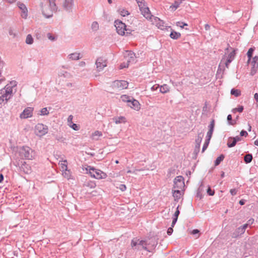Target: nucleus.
<instances>
[{"instance_id": "f257e3e1", "label": "nucleus", "mask_w": 258, "mask_h": 258, "mask_svg": "<svg viewBox=\"0 0 258 258\" xmlns=\"http://www.w3.org/2000/svg\"><path fill=\"white\" fill-rule=\"evenodd\" d=\"M42 13L47 18H50L53 13L56 10L55 3H50L48 2H43L41 3Z\"/></svg>"}, {"instance_id": "39448f33", "label": "nucleus", "mask_w": 258, "mask_h": 258, "mask_svg": "<svg viewBox=\"0 0 258 258\" xmlns=\"http://www.w3.org/2000/svg\"><path fill=\"white\" fill-rule=\"evenodd\" d=\"M87 170H89V173L91 177L98 179H104L107 177V174L99 169H96L93 167H88V169Z\"/></svg>"}, {"instance_id": "dca6fc26", "label": "nucleus", "mask_w": 258, "mask_h": 258, "mask_svg": "<svg viewBox=\"0 0 258 258\" xmlns=\"http://www.w3.org/2000/svg\"><path fill=\"white\" fill-rule=\"evenodd\" d=\"M18 7L21 10V16L22 18L26 19L28 17V10L26 6L23 3L19 2L17 3Z\"/></svg>"}, {"instance_id": "473e14b6", "label": "nucleus", "mask_w": 258, "mask_h": 258, "mask_svg": "<svg viewBox=\"0 0 258 258\" xmlns=\"http://www.w3.org/2000/svg\"><path fill=\"white\" fill-rule=\"evenodd\" d=\"M63 171V172L62 173L63 176L65 178H66L68 179L71 178V172L69 170H68L67 169L66 170H64Z\"/></svg>"}, {"instance_id": "6e6d98bb", "label": "nucleus", "mask_w": 258, "mask_h": 258, "mask_svg": "<svg viewBox=\"0 0 258 258\" xmlns=\"http://www.w3.org/2000/svg\"><path fill=\"white\" fill-rule=\"evenodd\" d=\"M119 188L121 191H124L126 189V186L124 184H120L119 185Z\"/></svg>"}, {"instance_id": "774afa93", "label": "nucleus", "mask_w": 258, "mask_h": 258, "mask_svg": "<svg viewBox=\"0 0 258 258\" xmlns=\"http://www.w3.org/2000/svg\"><path fill=\"white\" fill-rule=\"evenodd\" d=\"M182 24H183V22H176V25L177 26L180 27L181 28H183V26H182Z\"/></svg>"}, {"instance_id": "338daca9", "label": "nucleus", "mask_w": 258, "mask_h": 258, "mask_svg": "<svg viewBox=\"0 0 258 258\" xmlns=\"http://www.w3.org/2000/svg\"><path fill=\"white\" fill-rule=\"evenodd\" d=\"M236 123V120H232V121L229 122V124L230 125H234Z\"/></svg>"}, {"instance_id": "bf43d9fd", "label": "nucleus", "mask_w": 258, "mask_h": 258, "mask_svg": "<svg viewBox=\"0 0 258 258\" xmlns=\"http://www.w3.org/2000/svg\"><path fill=\"white\" fill-rule=\"evenodd\" d=\"M179 214V211L178 210V206L177 208V210L174 213V218L177 219Z\"/></svg>"}, {"instance_id": "aec40b11", "label": "nucleus", "mask_w": 258, "mask_h": 258, "mask_svg": "<svg viewBox=\"0 0 258 258\" xmlns=\"http://www.w3.org/2000/svg\"><path fill=\"white\" fill-rule=\"evenodd\" d=\"M150 20L153 24L156 25L159 28L162 29L164 26V22L157 17H153Z\"/></svg>"}, {"instance_id": "20e7f679", "label": "nucleus", "mask_w": 258, "mask_h": 258, "mask_svg": "<svg viewBox=\"0 0 258 258\" xmlns=\"http://www.w3.org/2000/svg\"><path fill=\"white\" fill-rule=\"evenodd\" d=\"M121 99L122 101L127 102V105L132 109L137 111L140 109V103L138 100L134 99L133 97L124 95L121 96Z\"/></svg>"}, {"instance_id": "37998d69", "label": "nucleus", "mask_w": 258, "mask_h": 258, "mask_svg": "<svg viewBox=\"0 0 258 258\" xmlns=\"http://www.w3.org/2000/svg\"><path fill=\"white\" fill-rule=\"evenodd\" d=\"M9 34L10 36H12L13 38L15 37L17 35V34L15 32L14 30H13L12 28H10L9 30Z\"/></svg>"}, {"instance_id": "412c9836", "label": "nucleus", "mask_w": 258, "mask_h": 258, "mask_svg": "<svg viewBox=\"0 0 258 258\" xmlns=\"http://www.w3.org/2000/svg\"><path fill=\"white\" fill-rule=\"evenodd\" d=\"M102 136V133L101 132L99 131H96L90 136V138L93 141H98L99 138Z\"/></svg>"}, {"instance_id": "3c124183", "label": "nucleus", "mask_w": 258, "mask_h": 258, "mask_svg": "<svg viewBox=\"0 0 258 258\" xmlns=\"http://www.w3.org/2000/svg\"><path fill=\"white\" fill-rule=\"evenodd\" d=\"M87 186H90L91 188H94L96 186V184L92 181H89L87 183Z\"/></svg>"}, {"instance_id": "f8f14e48", "label": "nucleus", "mask_w": 258, "mask_h": 258, "mask_svg": "<svg viewBox=\"0 0 258 258\" xmlns=\"http://www.w3.org/2000/svg\"><path fill=\"white\" fill-rule=\"evenodd\" d=\"M248 225V224L246 223L237 228L232 233V238H237L243 234L245 232L246 229L247 228Z\"/></svg>"}, {"instance_id": "49530a36", "label": "nucleus", "mask_w": 258, "mask_h": 258, "mask_svg": "<svg viewBox=\"0 0 258 258\" xmlns=\"http://www.w3.org/2000/svg\"><path fill=\"white\" fill-rule=\"evenodd\" d=\"M61 167L62 170L68 169L66 160H64L62 162V163H61Z\"/></svg>"}, {"instance_id": "5701e85b", "label": "nucleus", "mask_w": 258, "mask_h": 258, "mask_svg": "<svg viewBox=\"0 0 258 258\" xmlns=\"http://www.w3.org/2000/svg\"><path fill=\"white\" fill-rule=\"evenodd\" d=\"M173 196L175 200H178L181 196L182 190L179 189H173Z\"/></svg>"}, {"instance_id": "13d9d810", "label": "nucleus", "mask_w": 258, "mask_h": 258, "mask_svg": "<svg viewBox=\"0 0 258 258\" xmlns=\"http://www.w3.org/2000/svg\"><path fill=\"white\" fill-rule=\"evenodd\" d=\"M240 135L241 136L246 137L248 135V134L246 131L243 130L241 131Z\"/></svg>"}, {"instance_id": "680f3d73", "label": "nucleus", "mask_w": 258, "mask_h": 258, "mask_svg": "<svg viewBox=\"0 0 258 258\" xmlns=\"http://www.w3.org/2000/svg\"><path fill=\"white\" fill-rule=\"evenodd\" d=\"M173 229L172 227H170L168 229L167 233L168 235H171L173 232Z\"/></svg>"}, {"instance_id": "a19ab883", "label": "nucleus", "mask_w": 258, "mask_h": 258, "mask_svg": "<svg viewBox=\"0 0 258 258\" xmlns=\"http://www.w3.org/2000/svg\"><path fill=\"white\" fill-rule=\"evenodd\" d=\"M243 110V107L242 106H239L238 108H235L232 109V111L233 113H236V111L239 112H242Z\"/></svg>"}, {"instance_id": "c756f323", "label": "nucleus", "mask_w": 258, "mask_h": 258, "mask_svg": "<svg viewBox=\"0 0 258 258\" xmlns=\"http://www.w3.org/2000/svg\"><path fill=\"white\" fill-rule=\"evenodd\" d=\"M236 144L235 140H233V138H230L228 139L227 145L229 147H233Z\"/></svg>"}, {"instance_id": "0eeeda50", "label": "nucleus", "mask_w": 258, "mask_h": 258, "mask_svg": "<svg viewBox=\"0 0 258 258\" xmlns=\"http://www.w3.org/2000/svg\"><path fill=\"white\" fill-rule=\"evenodd\" d=\"M48 132V127L42 123H38L35 127V133L39 137H42Z\"/></svg>"}, {"instance_id": "58836bf2", "label": "nucleus", "mask_w": 258, "mask_h": 258, "mask_svg": "<svg viewBox=\"0 0 258 258\" xmlns=\"http://www.w3.org/2000/svg\"><path fill=\"white\" fill-rule=\"evenodd\" d=\"M119 13L121 16L123 17L129 15V13L128 12V11L124 9L119 10Z\"/></svg>"}, {"instance_id": "a878e982", "label": "nucleus", "mask_w": 258, "mask_h": 258, "mask_svg": "<svg viewBox=\"0 0 258 258\" xmlns=\"http://www.w3.org/2000/svg\"><path fill=\"white\" fill-rule=\"evenodd\" d=\"M160 92L163 94L168 93L170 91V87L167 84H163V85L159 86Z\"/></svg>"}, {"instance_id": "8fccbe9b", "label": "nucleus", "mask_w": 258, "mask_h": 258, "mask_svg": "<svg viewBox=\"0 0 258 258\" xmlns=\"http://www.w3.org/2000/svg\"><path fill=\"white\" fill-rule=\"evenodd\" d=\"M207 192L210 196H213L215 194L214 191L212 190L210 187H208Z\"/></svg>"}, {"instance_id": "69168bd1", "label": "nucleus", "mask_w": 258, "mask_h": 258, "mask_svg": "<svg viewBox=\"0 0 258 258\" xmlns=\"http://www.w3.org/2000/svg\"><path fill=\"white\" fill-rule=\"evenodd\" d=\"M233 140H235L236 143H237V142L240 141L241 140V138L238 136H236V137L233 138Z\"/></svg>"}, {"instance_id": "5fc2aeb1", "label": "nucleus", "mask_w": 258, "mask_h": 258, "mask_svg": "<svg viewBox=\"0 0 258 258\" xmlns=\"http://www.w3.org/2000/svg\"><path fill=\"white\" fill-rule=\"evenodd\" d=\"M200 148V144L196 143L195 151L198 152H199Z\"/></svg>"}, {"instance_id": "c9c22d12", "label": "nucleus", "mask_w": 258, "mask_h": 258, "mask_svg": "<svg viewBox=\"0 0 258 258\" xmlns=\"http://www.w3.org/2000/svg\"><path fill=\"white\" fill-rule=\"evenodd\" d=\"M254 51V48H250L248 50V52L247 53V57H248V61H249L252 57V53H253V52Z\"/></svg>"}, {"instance_id": "7ed1b4c3", "label": "nucleus", "mask_w": 258, "mask_h": 258, "mask_svg": "<svg viewBox=\"0 0 258 258\" xmlns=\"http://www.w3.org/2000/svg\"><path fill=\"white\" fill-rule=\"evenodd\" d=\"M13 94V87L7 85L0 90V104L6 101V103L12 97Z\"/></svg>"}, {"instance_id": "cd10ccee", "label": "nucleus", "mask_w": 258, "mask_h": 258, "mask_svg": "<svg viewBox=\"0 0 258 258\" xmlns=\"http://www.w3.org/2000/svg\"><path fill=\"white\" fill-rule=\"evenodd\" d=\"M58 75L60 77H63L64 78H70L71 77V75L68 72L64 71H59Z\"/></svg>"}, {"instance_id": "052dcab7", "label": "nucleus", "mask_w": 258, "mask_h": 258, "mask_svg": "<svg viewBox=\"0 0 258 258\" xmlns=\"http://www.w3.org/2000/svg\"><path fill=\"white\" fill-rule=\"evenodd\" d=\"M159 87V85H154L153 86H152L151 88V90L152 91H154L155 90H157V89Z\"/></svg>"}, {"instance_id": "4be33fe9", "label": "nucleus", "mask_w": 258, "mask_h": 258, "mask_svg": "<svg viewBox=\"0 0 258 258\" xmlns=\"http://www.w3.org/2000/svg\"><path fill=\"white\" fill-rule=\"evenodd\" d=\"M68 57L70 59L77 60L81 58L82 55L80 53L74 52L69 54Z\"/></svg>"}, {"instance_id": "bb28decb", "label": "nucleus", "mask_w": 258, "mask_h": 258, "mask_svg": "<svg viewBox=\"0 0 258 258\" xmlns=\"http://www.w3.org/2000/svg\"><path fill=\"white\" fill-rule=\"evenodd\" d=\"M33 41L34 39L32 36L31 34L27 35L25 40L26 43L27 44L31 45L33 44Z\"/></svg>"}, {"instance_id": "9b49d317", "label": "nucleus", "mask_w": 258, "mask_h": 258, "mask_svg": "<svg viewBox=\"0 0 258 258\" xmlns=\"http://www.w3.org/2000/svg\"><path fill=\"white\" fill-rule=\"evenodd\" d=\"M128 86V82L124 80H116L113 82L112 87L113 88L121 90L126 89Z\"/></svg>"}, {"instance_id": "09e8293b", "label": "nucleus", "mask_w": 258, "mask_h": 258, "mask_svg": "<svg viewBox=\"0 0 258 258\" xmlns=\"http://www.w3.org/2000/svg\"><path fill=\"white\" fill-rule=\"evenodd\" d=\"M213 131H209L207 133V140H208V141H210L211 138H212V134H213Z\"/></svg>"}, {"instance_id": "79ce46f5", "label": "nucleus", "mask_w": 258, "mask_h": 258, "mask_svg": "<svg viewBox=\"0 0 258 258\" xmlns=\"http://www.w3.org/2000/svg\"><path fill=\"white\" fill-rule=\"evenodd\" d=\"M203 135L201 134H199L198 136L197 139L196 140V143L201 144V143L202 141Z\"/></svg>"}, {"instance_id": "603ef678", "label": "nucleus", "mask_w": 258, "mask_h": 258, "mask_svg": "<svg viewBox=\"0 0 258 258\" xmlns=\"http://www.w3.org/2000/svg\"><path fill=\"white\" fill-rule=\"evenodd\" d=\"M129 64L126 62V63L125 62L121 63L120 66V69H122L125 68H127Z\"/></svg>"}, {"instance_id": "e2e57ef3", "label": "nucleus", "mask_w": 258, "mask_h": 258, "mask_svg": "<svg viewBox=\"0 0 258 258\" xmlns=\"http://www.w3.org/2000/svg\"><path fill=\"white\" fill-rule=\"evenodd\" d=\"M136 1L138 4L139 7H141V5H143V3H144V0H136Z\"/></svg>"}, {"instance_id": "2f4dec72", "label": "nucleus", "mask_w": 258, "mask_h": 258, "mask_svg": "<svg viewBox=\"0 0 258 258\" xmlns=\"http://www.w3.org/2000/svg\"><path fill=\"white\" fill-rule=\"evenodd\" d=\"M99 24L96 21L93 22L91 24V29L94 31H96L99 29Z\"/></svg>"}, {"instance_id": "c03bdc74", "label": "nucleus", "mask_w": 258, "mask_h": 258, "mask_svg": "<svg viewBox=\"0 0 258 258\" xmlns=\"http://www.w3.org/2000/svg\"><path fill=\"white\" fill-rule=\"evenodd\" d=\"M215 126V121L213 119L209 125V131H214V128Z\"/></svg>"}, {"instance_id": "6ab92c4d", "label": "nucleus", "mask_w": 258, "mask_h": 258, "mask_svg": "<svg viewBox=\"0 0 258 258\" xmlns=\"http://www.w3.org/2000/svg\"><path fill=\"white\" fill-rule=\"evenodd\" d=\"M141 12L142 15L147 19L151 20L153 16L151 15L149 8L146 7L144 9H141Z\"/></svg>"}, {"instance_id": "a211bd4d", "label": "nucleus", "mask_w": 258, "mask_h": 258, "mask_svg": "<svg viewBox=\"0 0 258 258\" xmlns=\"http://www.w3.org/2000/svg\"><path fill=\"white\" fill-rule=\"evenodd\" d=\"M20 168L21 170L25 174H30L32 171L30 165L27 164L26 162H24L21 165Z\"/></svg>"}, {"instance_id": "4c0bfd02", "label": "nucleus", "mask_w": 258, "mask_h": 258, "mask_svg": "<svg viewBox=\"0 0 258 258\" xmlns=\"http://www.w3.org/2000/svg\"><path fill=\"white\" fill-rule=\"evenodd\" d=\"M251 63L253 65V67H255L256 66H257L258 64V56H255L251 61Z\"/></svg>"}, {"instance_id": "f3484780", "label": "nucleus", "mask_w": 258, "mask_h": 258, "mask_svg": "<svg viewBox=\"0 0 258 258\" xmlns=\"http://www.w3.org/2000/svg\"><path fill=\"white\" fill-rule=\"evenodd\" d=\"M125 59L128 64L130 63H134L135 61V55L134 53L131 51H126Z\"/></svg>"}, {"instance_id": "0e129e2a", "label": "nucleus", "mask_w": 258, "mask_h": 258, "mask_svg": "<svg viewBox=\"0 0 258 258\" xmlns=\"http://www.w3.org/2000/svg\"><path fill=\"white\" fill-rule=\"evenodd\" d=\"M199 230L198 229H194L191 232V234L195 235L199 233Z\"/></svg>"}, {"instance_id": "a18cd8bd", "label": "nucleus", "mask_w": 258, "mask_h": 258, "mask_svg": "<svg viewBox=\"0 0 258 258\" xmlns=\"http://www.w3.org/2000/svg\"><path fill=\"white\" fill-rule=\"evenodd\" d=\"M209 142H210V141H208V140H206V141L204 144V146L203 147V149H202V152H204L206 150V149L207 148L208 145H209Z\"/></svg>"}, {"instance_id": "ddd939ff", "label": "nucleus", "mask_w": 258, "mask_h": 258, "mask_svg": "<svg viewBox=\"0 0 258 258\" xmlns=\"http://www.w3.org/2000/svg\"><path fill=\"white\" fill-rule=\"evenodd\" d=\"M33 108L27 107L20 114V117L21 119H26L32 116Z\"/></svg>"}, {"instance_id": "b1692460", "label": "nucleus", "mask_w": 258, "mask_h": 258, "mask_svg": "<svg viewBox=\"0 0 258 258\" xmlns=\"http://www.w3.org/2000/svg\"><path fill=\"white\" fill-rule=\"evenodd\" d=\"M112 119L115 124L124 123L126 122V118L124 116L114 117Z\"/></svg>"}, {"instance_id": "de8ad7c7", "label": "nucleus", "mask_w": 258, "mask_h": 258, "mask_svg": "<svg viewBox=\"0 0 258 258\" xmlns=\"http://www.w3.org/2000/svg\"><path fill=\"white\" fill-rule=\"evenodd\" d=\"M47 38L51 41H54L56 40V38L54 36L52 35L51 33H48L47 34Z\"/></svg>"}, {"instance_id": "f03ea898", "label": "nucleus", "mask_w": 258, "mask_h": 258, "mask_svg": "<svg viewBox=\"0 0 258 258\" xmlns=\"http://www.w3.org/2000/svg\"><path fill=\"white\" fill-rule=\"evenodd\" d=\"M18 152L20 158L23 159L33 160L36 156L35 151L28 146L20 147Z\"/></svg>"}, {"instance_id": "e433bc0d", "label": "nucleus", "mask_w": 258, "mask_h": 258, "mask_svg": "<svg viewBox=\"0 0 258 258\" xmlns=\"http://www.w3.org/2000/svg\"><path fill=\"white\" fill-rule=\"evenodd\" d=\"M49 114V111L47 110V108L45 107L42 108L40 110V113L39 114L41 115H47Z\"/></svg>"}, {"instance_id": "2eb2a0df", "label": "nucleus", "mask_w": 258, "mask_h": 258, "mask_svg": "<svg viewBox=\"0 0 258 258\" xmlns=\"http://www.w3.org/2000/svg\"><path fill=\"white\" fill-rule=\"evenodd\" d=\"M74 6V0H64L62 3L63 9L69 12L72 11Z\"/></svg>"}, {"instance_id": "7c9ffc66", "label": "nucleus", "mask_w": 258, "mask_h": 258, "mask_svg": "<svg viewBox=\"0 0 258 258\" xmlns=\"http://www.w3.org/2000/svg\"><path fill=\"white\" fill-rule=\"evenodd\" d=\"M252 159V156L251 154H246L244 157V160L246 163H250Z\"/></svg>"}, {"instance_id": "4468645a", "label": "nucleus", "mask_w": 258, "mask_h": 258, "mask_svg": "<svg viewBox=\"0 0 258 258\" xmlns=\"http://www.w3.org/2000/svg\"><path fill=\"white\" fill-rule=\"evenodd\" d=\"M235 55V50H233L229 54L226 60H225L224 58H222L221 61L220 66H221V64L223 63L225 64L226 68H228L229 64L234 59Z\"/></svg>"}, {"instance_id": "1a4fd4ad", "label": "nucleus", "mask_w": 258, "mask_h": 258, "mask_svg": "<svg viewBox=\"0 0 258 258\" xmlns=\"http://www.w3.org/2000/svg\"><path fill=\"white\" fill-rule=\"evenodd\" d=\"M107 60L103 57H98L95 62L96 70L98 72H101L103 69L107 67Z\"/></svg>"}, {"instance_id": "ea45409f", "label": "nucleus", "mask_w": 258, "mask_h": 258, "mask_svg": "<svg viewBox=\"0 0 258 258\" xmlns=\"http://www.w3.org/2000/svg\"><path fill=\"white\" fill-rule=\"evenodd\" d=\"M69 126L75 131H78L80 128L79 126L76 123L69 124Z\"/></svg>"}, {"instance_id": "9d476101", "label": "nucleus", "mask_w": 258, "mask_h": 258, "mask_svg": "<svg viewBox=\"0 0 258 258\" xmlns=\"http://www.w3.org/2000/svg\"><path fill=\"white\" fill-rule=\"evenodd\" d=\"M185 186L184 179L181 176H177L174 181L173 189L182 190Z\"/></svg>"}, {"instance_id": "6e6552de", "label": "nucleus", "mask_w": 258, "mask_h": 258, "mask_svg": "<svg viewBox=\"0 0 258 258\" xmlns=\"http://www.w3.org/2000/svg\"><path fill=\"white\" fill-rule=\"evenodd\" d=\"M114 26L116 27L117 33L120 35H124L125 31H127L126 25L120 20H116L114 22ZM127 34V32H126Z\"/></svg>"}, {"instance_id": "423d86ee", "label": "nucleus", "mask_w": 258, "mask_h": 258, "mask_svg": "<svg viewBox=\"0 0 258 258\" xmlns=\"http://www.w3.org/2000/svg\"><path fill=\"white\" fill-rule=\"evenodd\" d=\"M149 243H147V241L144 240H141L140 239H134L132 241L131 246L133 248L135 247V248L139 250L142 249H146L149 251L150 250L147 247V245H149Z\"/></svg>"}, {"instance_id": "864d4df0", "label": "nucleus", "mask_w": 258, "mask_h": 258, "mask_svg": "<svg viewBox=\"0 0 258 258\" xmlns=\"http://www.w3.org/2000/svg\"><path fill=\"white\" fill-rule=\"evenodd\" d=\"M73 118V116L72 115H70V116L68 117V124H72V123H73V122H72Z\"/></svg>"}, {"instance_id": "c85d7f7f", "label": "nucleus", "mask_w": 258, "mask_h": 258, "mask_svg": "<svg viewBox=\"0 0 258 258\" xmlns=\"http://www.w3.org/2000/svg\"><path fill=\"white\" fill-rule=\"evenodd\" d=\"M180 33L173 31L170 33V36L172 39H177L180 37Z\"/></svg>"}, {"instance_id": "393cba45", "label": "nucleus", "mask_w": 258, "mask_h": 258, "mask_svg": "<svg viewBox=\"0 0 258 258\" xmlns=\"http://www.w3.org/2000/svg\"><path fill=\"white\" fill-rule=\"evenodd\" d=\"M182 0L175 1L174 3L170 6L169 9L172 12L175 11L178 8H179V5L182 3Z\"/></svg>"}, {"instance_id": "72a5a7b5", "label": "nucleus", "mask_w": 258, "mask_h": 258, "mask_svg": "<svg viewBox=\"0 0 258 258\" xmlns=\"http://www.w3.org/2000/svg\"><path fill=\"white\" fill-rule=\"evenodd\" d=\"M224 158V156L223 155H221L219 157H218L215 162V164L216 166L218 165L221 161L223 160Z\"/></svg>"}, {"instance_id": "4d7b16f0", "label": "nucleus", "mask_w": 258, "mask_h": 258, "mask_svg": "<svg viewBox=\"0 0 258 258\" xmlns=\"http://www.w3.org/2000/svg\"><path fill=\"white\" fill-rule=\"evenodd\" d=\"M230 192L232 196H234L237 194V190L235 188L231 189H230Z\"/></svg>"}, {"instance_id": "f704fd0d", "label": "nucleus", "mask_w": 258, "mask_h": 258, "mask_svg": "<svg viewBox=\"0 0 258 258\" xmlns=\"http://www.w3.org/2000/svg\"><path fill=\"white\" fill-rule=\"evenodd\" d=\"M231 94L236 97H238L240 95V91L237 89H232L231 90Z\"/></svg>"}]
</instances>
